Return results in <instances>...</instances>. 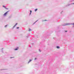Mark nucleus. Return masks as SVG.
<instances>
[{
	"label": "nucleus",
	"mask_w": 74,
	"mask_h": 74,
	"mask_svg": "<svg viewBox=\"0 0 74 74\" xmlns=\"http://www.w3.org/2000/svg\"><path fill=\"white\" fill-rule=\"evenodd\" d=\"M57 48H58V49H59V48H60V47L59 46H57Z\"/></svg>",
	"instance_id": "nucleus-5"
},
{
	"label": "nucleus",
	"mask_w": 74,
	"mask_h": 74,
	"mask_svg": "<svg viewBox=\"0 0 74 74\" xmlns=\"http://www.w3.org/2000/svg\"><path fill=\"white\" fill-rule=\"evenodd\" d=\"M73 4H74V3H73Z\"/></svg>",
	"instance_id": "nucleus-17"
},
{
	"label": "nucleus",
	"mask_w": 74,
	"mask_h": 74,
	"mask_svg": "<svg viewBox=\"0 0 74 74\" xmlns=\"http://www.w3.org/2000/svg\"><path fill=\"white\" fill-rule=\"evenodd\" d=\"M32 11H31V10H30V14H31V13H32Z\"/></svg>",
	"instance_id": "nucleus-9"
},
{
	"label": "nucleus",
	"mask_w": 74,
	"mask_h": 74,
	"mask_svg": "<svg viewBox=\"0 0 74 74\" xmlns=\"http://www.w3.org/2000/svg\"><path fill=\"white\" fill-rule=\"evenodd\" d=\"M67 31H65V32H67Z\"/></svg>",
	"instance_id": "nucleus-12"
},
{
	"label": "nucleus",
	"mask_w": 74,
	"mask_h": 74,
	"mask_svg": "<svg viewBox=\"0 0 74 74\" xmlns=\"http://www.w3.org/2000/svg\"><path fill=\"white\" fill-rule=\"evenodd\" d=\"M7 26V25L5 26V27H6Z\"/></svg>",
	"instance_id": "nucleus-15"
},
{
	"label": "nucleus",
	"mask_w": 74,
	"mask_h": 74,
	"mask_svg": "<svg viewBox=\"0 0 74 74\" xmlns=\"http://www.w3.org/2000/svg\"><path fill=\"white\" fill-rule=\"evenodd\" d=\"M73 25H74V23L73 24Z\"/></svg>",
	"instance_id": "nucleus-16"
},
{
	"label": "nucleus",
	"mask_w": 74,
	"mask_h": 74,
	"mask_svg": "<svg viewBox=\"0 0 74 74\" xmlns=\"http://www.w3.org/2000/svg\"><path fill=\"white\" fill-rule=\"evenodd\" d=\"M3 7H4V6H3Z\"/></svg>",
	"instance_id": "nucleus-13"
},
{
	"label": "nucleus",
	"mask_w": 74,
	"mask_h": 74,
	"mask_svg": "<svg viewBox=\"0 0 74 74\" xmlns=\"http://www.w3.org/2000/svg\"><path fill=\"white\" fill-rule=\"evenodd\" d=\"M15 51H16V50H18V49H14Z\"/></svg>",
	"instance_id": "nucleus-7"
},
{
	"label": "nucleus",
	"mask_w": 74,
	"mask_h": 74,
	"mask_svg": "<svg viewBox=\"0 0 74 74\" xmlns=\"http://www.w3.org/2000/svg\"><path fill=\"white\" fill-rule=\"evenodd\" d=\"M36 58H35V60H36Z\"/></svg>",
	"instance_id": "nucleus-11"
},
{
	"label": "nucleus",
	"mask_w": 74,
	"mask_h": 74,
	"mask_svg": "<svg viewBox=\"0 0 74 74\" xmlns=\"http://www.w3.org/2000/svg\"><path fill=\"white\" fill-rule=\"evenodd\" d=\"M31 61H32V60H29V61L28 62V63H29V62H31Z\"/></svg>",
	"instance_id": "nucleus-6"
},
{
	"label": "nucleus",
	"mask_w": 74,
	"mask_h": 74,
	"mask_svg": "<svg viewBox=\"0 0 74 74\" xmlns=\"http://www.w3.org/2000/svg\"><path fill=\"white\" fill-rule=\"evenodd\" d=\"M19 27H17V29H19Z\"/></svg>",
	"instance_id": "nucleus-10"
},
{
	"label": "nucleus",
	"mask_w": 74,
	"mask_h": 74,
	"mask_svg": "<svg viewBox=\"0 0 74 74\" xmlns=\"http://www.w3.org/2000/svg\"><path fill=\"white\" fill-rule=\"evenodd\" d=\"M7 12H6L4 14V15H7Z\"/></svg>",
	"instance_id": "nucleus-1"
},
{
	"label": "nucleus",
	"mask_w": 74,
	"mask_h": 74,
	"mask_svg": "<svg viewBox=\"0 0 74 74\" xmlns=\"http://www.w3.org/2000/svg\"><path fill=\"white\" fill-rule=\"evenodd\" d=\"M37 10H38L37 9H36L35 10V11H37Z\"/></svg>",
	"instance_id": "nucleus-3"
},
{
	"label": "nucleus",
	"mask_w": 74,
	"mask_h": 74,
	"mask_svg": "<svg viewBox=\"0 0 74 74\" xmlns=\"http://www.w3.org/2000/svg\"><path fill=\"white\" fill-rule=\"evenodd\" d=\"M47 21L46 20H45V21Z\"/></svg>",
	"instance_id": "nucleus-14"
},
{
	"label": "nucleus",
	"mask_w": 74,
	"mask_h": 74,
	"mask_svg": "<svg viewBox=\"0 0 74 74\" xmlns=\"http://www.w3.org/2000/svg\"><path fill=\"white\" fill-rule=\"evenodd\" d=\"M31 29H30V28H29V32H30V31H31Z\"/></svg>",
	"instance_id": "nucleus-4"
},
{
	"label": "nucleus",
	"mask_w": 74,
	"mask_h": 74,
	"mask_svg": "<svg viewBox=\"0 0 74 74\" xmlns=\"http://www.w3.org/2000/svg\"><path fill=\"white\" fill-rule=\"evenodd\" d=\"M69 25V24L66 23V24L64 25V26H66L67 25Z\"/></svg>",
	"instance_id": "nucleus-2"
},
{
	"label": "nucleus",
	"mask_w": 74,
	"mask_h": 74,
	"mask_svg": "<svg viewBox=\"0 0 74 74\" xmlns=\"http://www.w3.org/2000/svg\"><path fill=\"white\" fill-rule=\"evenodd\" d=\"M18 23H16V25H14L15 26H16V25H17Z\"/></svg>",
	"instance_id": "nucleus-8"
}]
</instances>
